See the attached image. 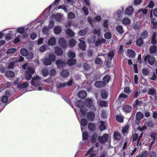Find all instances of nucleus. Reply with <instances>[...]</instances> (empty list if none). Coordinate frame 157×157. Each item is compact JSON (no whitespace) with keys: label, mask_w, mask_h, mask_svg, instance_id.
<instances>
[{"label":"nucleus","mask_w":157,"mask_h":157,"mask_svg":"<svg viewBox=\"0 0 157 157\" xmlns=\"http://www.w3.org/2000/svg\"><path fill=\"white\" fill-rule=\"evenodd\" d=\"M114 137L115 140H119L121 138L120 135L116 131H114Z\"/></svg>","instance_id":"obj_25"},{"label":"nucleus","mask_w":157,"mask_h":157,"mask_svg":"<svg viewBox=\"0 0 157 157\" xmlns=\"http://www.w3.org/2000/svg\"><path fill=\"white\" fill-rule=\"evenodd\" d=\"M94 117V114L93 112H89L87 115L88 119L89 120H92Z\"/></svg>","instance_id":"obj_26"},{"label":"nucleus","mask_w":157,"mask_h":157,"mask_svg":"<svg viewBox=\"0 0 157 157\" xmlns=\"http://www.w3.org/2000/svg\"><path fill=\"white\" fill-rule=\"evenodd\" d=\"M101 97L103 99H106L107 96L106 92L105 91H103L101 92Z\"/></svg>","instance_id":"obj_48"},{"label":"nucleus","mask_w":157,"mask_h":157,"mask_svg":"<svg viewBox=\"0 0 157 157\" xmlns=\"http://www.w3.org/2000/svg\"><path fill=\"white\" fill-rule=\"evenodd\" d=\"M24 69H26L27 67V71H26L25 77L26 80H29L32 77V74L34 72V70L33 68L29 66L28 63H25L22 66Z\"/></svg>","instance_id":"obj_1"},{"label":"nucleus","mask_w":157,"mask_h":157,"mask_svg":"<svg viewBox=\"0 0 157 157\" xmlns=\"http://www.w3.org/2000/svg\"><path fill=\"white\" fill-rule=\"evenodd\" d=\"M58 42L62 47H65L67 45L66 42L63 38H60L58 40Z\"/></svg>","instance_id":"obj_8"},{"label":"nucleus","mask_w":157,"mask_h":157,"mask_svg":"<svg viewBox=\"0 0 157 157\" xmlns=\"http://www.w3.org/2000/svg\"><path fill=\"white\" fill-rule=\"evenodd\" d=\"M87 124V121L86 119L83 118L82 119L81 121V124L84 126H85Z\"/></svg>","instance_id":"obj_53"},{"label":"nucleus","mask_w":157,"mask_h":157,"mask_svg":"<svg viewBox=\"0 0 157 157\" xmlns=\"http://www.w3.org/2000/svg\"><path fill=\"white\" fill-rule=\"evenodd\" d=\"M55 53L57 56L61 55L63 53L62 49L59 47H56L55 48Z\"/></svg>","instance_id":"obj_16"},{"label":"nucleus","mask_w":157,"mask_h":157,"mask_svg":"<svg viewBox=\"0 0 157 157\" xmlns=\"http://www.w3.org/2000/svg\"><path fill=\"white\" fill-rule=\"evenodd\" d=\"M104 36L105 39H109L111 37V33L110 32L106 33L104 34Z\"/></svg>","instance_id":"obj_49"},{"label":"nucleus","mask_w":157,"mask_h":157,"mask_svg":"<svg viewBox=\"0 0 157 157\" xmlns=\"http://www.w3.org/2000/svg\"><path fill=\"white\" fill-rule=\"evenodd\" d=\"M75 105H77L80 108H82L83 106V102L82 101H77L75 103Z\"/></svg>","instance_id":"obj_18"},{"label":"nucleus","mask_w":157,"mask_h":157,"mask_svg":"<svg viewBox=\"0 0 157 157\" xmlns=\"http://www.w3.org/2000/svg\"><path fill=\"white\" fill-rule=\"evenodd\" d=\"M148 94L151 95L155 96L156 94V91L155 89L153 88H149L148 92Z\"/></svg>","instance_id":"obj_17"},{"label":"nucleus","mask_w":157,"mask_h":157,"mask_svg":"<svg viewBox=\"0 0 157 157\" xmlns=\"http://www.w3.org/2000/svg\"><path fill=\"white\" fill-rule=\"evenodd\" d=\"M116 29L118 32L120 34H122L124 32L123 28L122 26L119 25L117 26Z\"/></svg>","instance_id":"obj_31"},{"label":"nucleus","mask_w":157,"mask_h":157,"mask_svg":"<svg viewBox=\"0 0 157 157\" xmlns=\"http://www.w3.org/2000/svg\"><path fill=\"white\" fill-rule=\"evenodd\" d=\"M116 119L119 122L122 123L123 121V117L121 116H116Z\"/></svg>","instance_id":"obj_45"},{"label":"nucleus","mask_w":157,"mask_h":157,"mask_svg":"<svg viewBox=\"0 0 157 157\" xmlns=\"http://www.w3.org/2000/svg\"><path fill=\"white\" fill-rule=\"evenodd\" d=\"M100 125L99 126V130L102 131L106 129V122L103 121H101L100 122Z\"/></svg>","instance_id":"obj_12"},{"label":"nucleus","mask_w":157,"mask_h":157,"mask_svg":"<svg viewBox=\"0 0 157 157\" xmlns=\"http://www.w3.org/2000/svg\"><path fill=\"white\" fill-rule=\"evenodd\" d=\"M61 31V28L59 26H57L54 29V32L55 34H58Z\"/></svg>","instance_id":"obj_35"},{"label":"nucleus","mask_w":157,"mask_h":157,"mask_svg":"<svg viewBox=\"0 0 157 157\" xmlns=\"http://www.w3.org/2000/svg\"><path fill=\"white\" fill-rule=\"evenodd\" d=\"M82 10L84 11L85 14L86 15H87L89 13V11L87 8L85 6H84L82 8Z\"/></svg>","instance_id":"obj_61"},{"label":"nucleus","mask_w":157,"mask_h":157,"mask_svg":"<svg viewBox=\"0 0 157 157\" xmlns=\"http://www.w3.org/2000/svg\"><path fill=\"white\" fill-rule=\"evenodd\" d=\"M142 73L144 75H147L148 74L149 71L146 68H144L142 70Z\"/></svg>","instance_id":"obj_56"},{"label":"nucleus","mask_w":157,"mask_h":157,"mask_svg":"<svg viewBox=\"0 0 157 157\" xmlns=\"http://www.w3.org/2000/svg\"><path fill=\"white\" fill-rule=\"evenodd\" d=\"M67 84L66 83H59L57 84V88L58 89L63 88L66 86Z\"/></svg>","instance_id":"obj_40"},{"label":"nucleus","mask_w":157,"mask_h":157,"mask_svg":"<svg viewBox=\"0 0 157 157\" xmlns=\"http://www.w3.org/2000/svg\"><path fill=\"white\" fill-rule=\"evenodd\" d=\"M87 33V30L86 29L81 30L78 33V34L81 36H83L86 34Z\"/></svg>","instance_id":"obj_42"},{"label":"nucleus","mask_w":157,"mask_h":157,"mask_svg":"<svg viewBox=\"0 0 157 157\" xmlns=\"http://www.w3.org/2000/svg\"><path fill=\"white\" fill-rule=\"evenodd\" d=\"M94 34H97L98 36H100L101 35V29L100 28H96L93 31Z\"/></svg>","instance_id":"obj_29"},{"label":"nucleus","mask_w":157,"mask_h":157,"mask_svg":"<svg viewBox=\"0 0 157 157\" xmlns=\"http://www.w3.org/2000/svg\"><path fill=\"white\" fill-rule=\"evenodd\" d=\"M20 53L23 56H26L28 54V50L25 49H22L20 51Z\"/></svg>","instance_id":"obj_34"},{"label":"nucleus","mask_w":157,"mask_h":157,"mask_svg":"<svg viewBox=\"0 0 157 157\" xmlns=\"http://www.w3.org/2000/svg\"><path fill=\"white\" fill-rule=\"evenodd\" d=\"M121 12L119 10L117 11L114 15V17L116 19H118L121 15Z\"/></svg>","instance_id":"obj_37"},{"label":"nucleus","mask_w":157,"mask_h":157,"mask_svg":"<svg viewBox=\"0 0 157 157\" xmlns=\"http://www.w3.org/2000/svg\"><path fill=\"white\" fill-rule=\"evenodd\" d=\"M56 71L54 69H52L50 71L49 74L51 76H54L56 74Z\"/></svg>","instance_id":"obj_63"},{"label":"nucleus","mask_w":157,"mask_h":157,"mask_svg":"<svg viewBox=\"0 0 157 157\" xmlns=\"http://www.w3.org/2000/svg\"><path fill=\"white\" fill-rule=\"evenodd\" d=\"M130 21V20L128 18H124L122 20V22L124 25L129 24Z\"/></svg>","instance_id":"obj_32"},{"label":"nucleus","mask_w":157,"mask_h":157,"mask_svg":"<svg viewBox=\"0 0 157 157\" xmlns=\"http://www.w3.org/2000/svg\"><path fill=\"white\" fill-rule=\"evenodd\" d=\"M88 127L89 129L91 131L94 130L95 128V125L93 123L89 124L88 125Z\"/></svg>","instance_id":"obj_46"},{"label":"nucleus","mask_w":157,"mask_h":157,"mask_svg":"<svg viewBox=\"0 0 157 157\" xmlns=\"http://www.w3.org/2000/svg\"><path fill=\"white\" fill-rule=\"evenodd\" d=\"M128 56L131 58H133L135 57V54L134 51L131 49H129L128 50Z\"/></svg>","instance_id":"obj_11"},{"label":"nucleus","mask_w":157,"mask_h":157,"mask_svg":"<svg viewBox=\"0 0 157 157\" xmlns=\"http://www.w3.org/2000/svg\"><path fill=\"white\" fill-rule=\"evenodd\" d=\"M56 63L59 68L61 67H62L65 66L66 65L65 63L63 62L60 60H57Z\"/></svg>","instance_id":"obj_13"},{"label":"nucleus","mask_w":157,"mask_h":157,"mask_svg":"<svg viewBox=\"0 0 157 157\" xmlns=\"http://www.w3.org/2000/svg\"><path fill=\"white\" fill-rule=\"evenodd\" d=\"M5 75L7 77H12L14 76V73L13 71H8L6 73Z\"/></svg>","instance_id":"obj_24"},{"label":"nucleus","mask_w":157,"mask_h":157,"mask_svg":"<svg viewBox=\"0 0 157 157\" xmlns=\"http://www.w3.org/2000/svg\"><path fill=\"white\" fill-rule=\"evenodd\" d=\"M43 75L44 76H47L48 74V70L46 69H44L43 70Z\"/></svg>","instance_id":"obj_60"},{"label":"nucleus","mask_w":157,"mask_h":157,"mask_svg":"<svg viewBox=\"0 0 157 157\" xmlns=\"http://www.w3.org/2000/svg\"><path fill=\"white\" fill-rule=\"evenodd\" d=\"M85 105L89 107H91V109L93 111L96 110L95 107L92 106L93 101L92 99H87L85 100Z\"/></svg>","instance_id":"obj_4"},{"label":"nucleus","mask_w":157,"mask_h":157,"mask_svg":"<svg viewBox=\"0 0 157 157\" xmlns=\"http://www.w3.org/2000/svg\"><path fill=\"white\" fill-rule=\"evenodd\" d=\"M76 61L75 59H71L68 60L67 64L69 65L74 64L76 63Z\"/></svg>","instance_id":"obj_39"},{"label":"nucleus","mask_w":157,"mask_h":157,"mask_svg":"<svg viewBox=\"0 0 157 157\" xmlns=\"http://www.w3.org/2000/svg\"><path fill=\"white\" fill-rule=\"evenodd\" d=\"M104 27L105 28V31L106 32L107 31V28L108 27V21H104L103 24Z\"/></svg>","instance_id":"obj_58"},{"label":"nucleus","mask_w":157,"mask_h":157,"mask_svg":"<svg viewBox=\"0 0 157 157\" xmlns=\"http://www.w3.org/2000/svg\"><path fill=\"white\" fill-rule=\"evenodd\" d=\"M146 59H147L149 64L152 65L154 63L155 59L152 56H146L144 58L145 61H146Z\"/></svg>","instance_id":"obj_7"},{"label":"nucleus","mask_w":157,"mask_h":157,"mask_svg":"<svg viewBox=\"0 0 157 157\" xmlns=\"http://www.w3.org/2000/svg\"><path fill=\"white\" fill-rule=\"evenodd\" d=\"M110 77L108 75H106L103 78V82H104L105 84V83H108L110 80Z\"/></svg>","instance_id":"obj_36"},{"label":"nucleus","mask_w":157,"mask_h":157,"mask_svg":"<svg viewBox=\"0 0 157 157\" xmlns=\"http://www.w3.org/2000/svg\"><path fill=\"white\" fill-rule=\"evenodd\" d=\"M83 38H81L79 39V40L80 41L79 44V48L83 51L86 50V45L85 41L83 40Z\"/></svg>","instance_id":"obj_6"},{"label":"nucleus","mask_w":157,"mask_h":157,"mask_svg":"<svg viewBox=\"0 0 157 157\" xmlns=\"http://www.w3.org/2000/svg\"><path fill=\"white\" fill-rule=\"evenodd\" d=\"M67 56L70 58H73L75 57V55L74 52H69L68 53Z\"/></svg>","instance_id":"obj_50"},{"label":"nucleus","mask_w":157,"mask_h":157,"mask_svg":"<svg viewBox=\"0 0 157 157\" xmlns=\"http://www.w3.org/2000/svg\"><path fill=\"white\" fill-rule=\"evenodd\" d=\"M66 33L69 36H73L75 35V33L70 29H67L66 31Z\"/></svg>","instance_id":"obj_21"},{"label":"nucleus","mask_w":157,"mask_h":157,"mask_svg":"<svg viewBox=\"0 0 157 157\" xmlns=\"http://www.w3.org/2000/svg\"><path fill=\"white\" fill-rule=\"evenodd\" d=\"M83 139L84 140H86L88 137V134L87 132H83Z\"/></svg>","instance_id":"obj_62"},{"label":"nucleus","mask_w":157,"mask_h":157,"mask_svg":"<svg viewBox=\"0 0 157 157\" xmlns=\"http://www.w3.org/2000/svg\"><path fill=\"white\" fill-rule=\"evenodd\" d=\"M131 106L128 105H124L123 108V110L126 113H129L132 110Z\"/></svg>","instance_id":"obj_10"},{"label":"nucleus","mask_w":157,"mask_h":157,"mask_svg":"<svg viewBox=\"0 0 157 157\" xmlns=\"http://www.w3.org/2000/svg\"><path fill=\"white\" fill-rule=\"evenodd\" d=\"M51 16L52 17H54L56 20L58 21H60L62 17V15L59 14L56 15V16H55L54 14H52Z\"/></svg>","instance_id":"obj_27"},{"label":"nucleus","mask_w":157,"mask_h":157,"mask_svg":"<svg viewBox=\"0 0 157 157\" xmlns=\"http://www.w3.org/2000/svg\"><path fill=\"white\" fill-rule=\"evenodd\" d=\"M16 51V49L15 48H10L8 49L6 52L7 54H9L10 53H12L15 52Z\"/></svg>","instance_id":"obj_51"},{"label":"nucleus","mask_w":157,"mask_h":157,"mask_svg":"<svg viewBox=\"0 0 157 157\" xmlns=\"http://www.w3.org/2000/svg\"><path fill=\"white\" fill-rule=\"evenodd\" d=\"M43 62L45 65H49L52 64V61L48 58H45L44 59Z\"/></svg>","instance_id":"obj_20"},{"label":"nucleus","mask_w":157,"mask_h":157,"mask_svg":"<svg viewBox=\"0 0 157 157\" xmlns=\"http://www.w3.org/2000/svg\"><path fill=\"white\" fill-rule=\"evenodd\" d=\"M78 95L82 99L84 98L86 96V93L85 91H81L78 94Z\"/></svg>","instance_id":"obj_14"},{"label":"nucleus","mask_w":157,"mask_h":157,"mask_svg":"<svg viewBox=\"0 0 157 157\" xmlns=\"http://www.w3.org/2000/svg\"><path fill=\"white\" fill-rule=\"evenodd\" d=\"M17 32L22 34L24 32L25 29L21 27L17 29Z\"/></svg>","instance_id":"obj_57"},{"label":"nucleus","mask_w":157,"mask_h":157,"mask_svg":"<svg viewBox=\"0 0 157 157\" xmlns=\"http://www.w3.org/2000/svg\"><path fill=\"white\" fill-rule=\"evenodd\" d=\"M156 48L155 46H153L151 47L150 49V52L151 53H154L156 51Z\"/></svg>","instance_id":"obj_44"},{"label":"nucleus","mask_w":157,"mask_h":157,"mask_svg":"<svg viewBox=\"0 0 157 157\" xmlns=\"http://www.w3.org/2000/svg\"><path fill=\"white\" fill-rule=\"evenodd\" d=\"M143 41L142 39L139 38L136 41V45L138 46H140L143 44Z\"/></svg>","instance_id":"obj_47"},{"label":"nucleus","mask_w":157,"mask_h":157,"mask_svg":"<svg viewBox=\"0 0 157 157\" xmlns=\"http://www.w3.org/2000/svg\"><path fill=\"white\" fill-rule=\"evenodd\" d=\"M143 117V115L140 112H138L136 114V119L141 120Z\"/></svg>","instance_id":"obj_33"},{"label":"nucleus","mask_w":157,"mask_h":157,"mask_svg":"<svg viewBox=\"0 0 157 157\" xmlns=\"http://www.w3.org/2000/svg\"><path fill=\"white\" fill-rule=\"evenodd\" d=\"M41 79L38 76L34 77L32 79L31 83V84L36 86H37L40 84Z\"/></svg>","instance_id":"obj_3"},{"label":"nucleus","mask_w":157,"mask_h":157,"mask_svg":"<svg viewBox=\"0 0 157 157\" xmlns=\"http://www.w3.org/2000/svg\"><path fill=\"white\" fill-rule=\"evenodd\" d=\"M114 55V52L113 51H110L108 54V59L109 60H111Z\"/></svg>","instance_id":"obj_38"},{"label":"nucleus","mask_w":157,"mask_h":157,"mask_svg":"<svg viewBox=\"0 0 157 157\" xmlns=\"http://www.w3.org/2000/svg\"><path fill=\"white\" fill-rule=\"evenodd\" d=\"M29 82H26L23 84L18 85L17 86V87L19 89L25 88L27 87L29 84Z\"/></svg>","instance_id":"obj_22"},{"label":"nucleus","mask_w":157,"mask_h":157,"mask_svg":"<svg viewBox=\"0 0 157 157\" xmlns=\"http://www.w3.org/2000/svg\"><path fill=\"white\" fill-rule=\"evenodd\" d=\"M76 44V41L73 39H71L69 40V46L70 47H73L75 46Z\"/></svg>","instance_id":"obj_23"},{"label":"nucleus","mask_w":157,"mask_h":157,"mask_svg":"<svg viewBox=\"0 0 157 157\" xmlns=\"http://www.w3.org/2000/svg\"><path fill=\"white\" fill-rule=\"evenodd\" d=\"M143 135V132L140 133L138 130L135 132V133L133 134L131 137L133 141H140Z\"/></svg>","instance_id":"obj_2"},{"label":"nucleus","mask_w":157,"mask_h":157,"mask_svg":"<svg viewBox=\"0 0 157 157\" xmlns=\"http://www.w3.org/2000/svg\"><path fill=\"white\" fill-rule=\"evenodd\" d=\"M48 58L51 61L53 62L56 60L55 56L52 53H50L48 56Z\"/></svg>","instance_id":"obj_30"},{"label":"nucleus","mask_w":157,"mask_h":157,"mask_svg":"<svg viewBox=\"0 0 157 157\" xmlns=\"http://www.w3.org/2000/svg\"><path fill=\"white\" fill-rule=\"evenodd\" d=\"M95 63L96 64L100 65L102 64L103 62L100 58H97L95 60Z\"/></svg>","instance_id":"obj_41"},{"label":"nucleus","mask_w":157,"mask_h":157,"mask_svg":"<svg viewBox=\"0 0 157 157\" xmlns=\"http://www.w3.org/2000/svg\"><path fill=\"white\" fill-rule=\"evenodd\" d=\"M147 36V32L145 31L144 32L141 34V37L143 38H145Z\"/></svg>","instance_id":"obj_64"},{"label":"nucleus","mask_w":157,"mask_h":157,"mask_svg":"<svg viewBox=\"0 0 157 157\" xmlns=\"http://www.w3.org/2000/svg\"><path fill=\"white\" fill-rule=\"evenodd\" d=\"M97 136L96 134H94L92 136L91 142L93 143H94L96 141V140L97 138Z\"/></svg>","instance_id":"obj_55"},{"label":"nucleus","mask_w":157,"mask_h":157,"mask_svg":"<svg viewBox=\"0 0 157 157\" xmlns=\"http://www.w3.org/2000/svg\"><path fill=\"white\" fill-rule=\"evenodd\" d=\"M133 11V9L132 6H129L127 7L125 10L126 14L128 15H131L132 14Z\"/></svg>","instance_id":"obj_9"},{"label":"nucleus","mask_w":157,"mask_h":157,"mask_svg":"<svg viewBox=\"0 0 157 157\" xmlns=\"http://www.w3.org/2000/svg\"><path fill=\"white\" fill-rule=\"evenodd\" d=\"M95 85L96 87L99 88L105 86V84L103 82L98 81L95 83Z\"/></svg>","instance_id":"obj_15"},{"label":"nucleus","mask_w":157,"mask_h":157,"mask_svg":"<svg viewBox=\"0 0 157 157\" xmlns=\"http://www.w3.org/2000/svg\"><path fill=\"white\" fill-rule=\"evenodd\" d=\"M98 103L99 105L101 106H106L107 104L106 102L102 101H98Z\"/></svg>","instance_id":"obj_43"},{"label":"nucleus","mask_w":157,"mask_h":157,"mask_svg":"<svg viewBox=\"0 0 157 157\" xmlns=\"http://www.w3.org/2000/svg\"><path fill=\"white\" fill-rule=\"evenodd\" d=\"M140 155L142 157H147L148 156V153L147 151H144L141 153Z\"/></svg>","instance_id":"obj_59"},{"label":"nucleus","mask_w":157,"mask_h":157,"mask_svg":"<svg viewBox=\"0 0 157 157\" xmlns=\"http://www.w3.org/2000/svg\"><path fill=\"white\" fill-rule=\"evenodd\" d=\"M68 17L70 19H73L75 17V15L73 13L70 12L68 14Z\"/></svg>","instance_id":"obj_52"},{"label":"nucleus","mask_w":157,"mask_h":157,"mask_svg":"<svg viewBox=\"0 0 157 157\" xmlns=\"http://www.w3.org/2000/svg\"><path fill=\"white\" fill-rule=\"evenodd\" d=\"M149 78L153 80H156V76L155 74L153 73L151 75H150Z\"/></svg>","instance_id":"obj_54"},{"label":"nucleus","mask_w":157,"mask_h":157,"mask_svg":"<svg viewBox=\"0 0 157 157\" xmlns=\"http://www.w3.org/2000/svg\"><path fill=\"white\" fill-rule=\"evenodd\" d=\"M56 42L55 38L53 37L51 38L49 40L48 43L50 45H53L55 44Z\"/></svg>","instance_id":"obj_28"},{"label":"nucleus","mask_w":157,"mask_h":157,"mask_svg":"<svg viewBox=\"0 0 157 157\" xmlns=\"http://www.w3.org/2000/svg\"><path fill=\"white\" fill-rule=\"evenodd\" d=\"M61 75L63 77H66L69 75L70 73L68 71L64 70L61 72Z\"/></svg>","instance_id":"obj_19"},{"label":"nucleus","mask_w":157,"mask_h":157,"mask_svg":"<svg viewBox=\"0 0 157 157\" xmlns=\"http://www.w3.org/2000/svg\"><path fill=\"white\" fill-rule=\"evenodd\" d=\"M109 135L107 134H104L101 137L98 138L99 142L101 143H103L107 141Z\"/></svg>","instance_id":"obj_5"}]
</instances>
